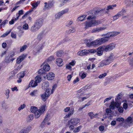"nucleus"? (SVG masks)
Returning <instances> with one entry per match:
<instances>
[{"instance_id": "f257e3e1", "label": "nucleus", "mask_w": 133, "mask_h": 133, "mask_svg": "<svg viewBox=\"0 0 133 133\" xmlns=\"http://www.w3.org/2000/svg\"><path fill=\"white\" fill-rule=\"evenodd\" d=\"M85 89L83 88L79 90L77 92L76 96L79 99H81L82 101L89 97L90 95L89 93L86 94L85 93Z\"/></svg>"}, {"instance_id": "f03ea898", "label": "nucleus", "mask_w": 133, "mask_h": 133, "mask_svg": "<svg viewBox=\"0 0 133 133\" xmlns=\"http://www.w3.org/2000/svg\"><path fill=\"white\" fill-rule=\"evenodd\" d=\"M101 23V21L99 20L93 19L90 21H86L84 23V28L86 30L90 27L97 26Z\"/></svg>"}, {"instance_id": "7ed1b4c3", "label": "nucleus", "mask_w": 133, "mask_h": 133, "mask_svg": "<svg viewBox=\"0 0 133 133\" xmlns=\"http://www.w3.org/2000/svg\"><path fill=\"white\" fill-rule=\"evenodd\" d=\"M80 119L77 118H72L69 120L67 125L69 126L70 129L72 130L74 128V126H76L80 122Z\"/></svg>"}, {"instance_id": "20e7f679", "label": "nucleus", "mask_w": 133, "mask_h": 133, "mask_svg": "<svg viewBox=\"0 0 133 133\" xmlns=\"http://www.w3.org/2000/svg\"><path fill=\"white\" fill-rule=\"evenodd\" d=\"M114 58V56L112 55H110L104 60L101 61L99 63L98 67H102L104 66L109 65L112 62Z\"/></svg>"}, {"instance_id": "39448f33", "label": "nucleus", "mask_w": 133, "mask_h": 133, "mask_svg": "<svg viewBox=\"0 0 133 133\" xmlns=\"http://www.w3.org/2000/svg\"><path fill=\"white\" fill-rule=\"evenodd\" d=\"M46 108V105H44L41 106L39 109H38L34 114L35 117L38 118L41 116V115L43 114Z\"/></svg>"}, {"instance_id": "423d86ee", "label": "nucleus", "mask_w": 133, "mask_h": 133, "mask_svg": "<svg viewBox=\"0 0 133 133\" xmlns=\"http://www.w3.org/2000/svg\"><path fill=\"white\" fill-rule=\"evenodd\" d=\"M103 46L104 49V51L107 52L113 50L115 47L116 44L114 43H111L106 46Z\"/></svg>"}, {"instance_id": "0eeeda50", "label": "nucleus", "mask_w": 133, "mask_h": 133, "mask_svg": "<svg viewBox=\"0 0 133 133\" xmlns=\"http://www.w3.org/2000/svg\"><path fill=\"white\" fill-rule=\"evenodd\" d=\"M107 25H104L103 26L97 27L93 29L91 31V32L92 33L99 32L100 31L104 30L107 29Z\"/></svg>"}, {"instance_id": "6e6552de", "label": "nucleus", "mask_w": 133, "mask_h": 133, "mask_svg": "<svg viewBox=\"0 0 133 133\" xmlns=\"http://www.w3.org/2000/svg\"><path fill=\"white\" fill-rule=\"evenodd\" d=\"M133 123V117H129L125 121L124 126L128 127H130Z\"/></svg>"}, {"instance_id": "1a4fd4ad", "label": "nucleus", "mask_w": 133, "mask_h": 133, "mask_svg": "<svg viewBox=\"0 0 133 133\" xmlns=\"http://www.w3.org/2000/svg\"><path fill=\"white\" fill-rule=\"evenodd\" d=\"M125 12V10L123 9L118 12L116 15L113 17L114 20L115 21L118 19L119 17L124 15V13Z\"/></svg>"}, {"instance_id": "9d476101", "label": "nucleus", "mask_w": 133, "mask_h": 133, "mask_svg": "<svg viewBox=\"0 0 133 133\" xmlns=\"http://www.w3.org/2000/svg\"><path fill=\"white\" fill-rule=\"evenodd\" d=\"M106 34H103L102 35V36L104 37H105L99 38L101 44L104 43L105 42H107L110 39L108 36H106Z\"/></svg>"}, {"instance_id": "9b49d317", "label": "nucleus", "mask_w": 133, "mask_h": 133, "mask_svg": "<svg viewBox=\"0 0 133 133\" xmlns=\"http://www.w3.org/2000/svg\"><path fill=\"white\" fill-rule=\"evenodd\" d=\"M121 104L120 103L118 102H112L110 105L109 108L111 109L114 110L115 107L117 108Z\"/></svg>"}, {"instance_id": "f8f14e48", "label": "nucleus", "mask_w": 133, "mask_h": 133, "mask_svg": "<svg viewBox=\"0 0 133 133\" xmlns=\"http://www.w3.org/2000/svg\"><path fill=\"white\" fill-rule=\"evenodd\" d=\"M34 24L39 29L43 24V20L42 18H38Z\"/></svg>"}, {"instance_id": "ddd939ff", "label": "nucleus", "mask_w": 133, "mask_h": 133, "mask_svg": "<svg viewBox=\"0 0 133 133\" xmlns=\"http://www.w3.org/2000/svg\"><path fill=\"white\" fill-rule=\"evenodd\" d=\"M120 32L117 31H113L109 32L106 34L105 35L108 36L109 38L110 37H112L116 36L120 34Z\"/></svg>"}, {"instance_id": "4468645a", "label": "nucleus", "mask_w": 133, "mask_h": 133, "mask_svg": "<svg viewBox=\"0 0 133 133\" xmlns=\"http://www.w3.org/2000/svg\"><path fill=\"white\" fill-rule=\"evenodd\" d=\"M97 55L99 56H101L103 53V51H104V49L103 46H99L97 48Z\"/></svg>"}, {"instance_id": "2eb2a0df", "label": "nucleus", "mask_w": 133, "mask_h": 133, "mask_svg": "<svg viewBox=\"0 0 133 133\" xmlns=\"http://www.w3.org/2000/svg\"><path fill=\"white\" fill-rule=\"evenodd\" d=\"M26 55L24 54H22L18 57L16 60V63L17 64L20 63L25 58Z\"/></svg>"}, {"instance_id": "dca6fc26", "label": "nucleus", "mask_w": 133, "mask_h": 133, "mask_svg": "<svg viewBox=\"0 0 133 133\" xmlns=\"http://www.w3.org/2000/svg\"><path fill=\"white\" fill-rule=\"evenodd\" d=\"M46 77L48 79L51 80L54 78L55 74L53 73L50 72L46 75Z\"/></svg>"}, {"instance_id": "f3484780", "label": "nucleus", "mask_w": 133, "mask_h": 133, "mask_svg": "<svg viewBox=\"0 0 133 133\" xmlns=\"http://www.w3.org/2000/svg\"><path fill=\"white\" fill-rule=\"evenodd\" d=\"M15 58H12L9 56H6L5 59V62L6 63H9L11 62H12Z\"/></svg>"}, {"instance_id": "a211bd4d", "label": "nucleus", "mask_w": 133, "mask_h": 133, "mask_svg": "<svg viewBox=\"0 0 133 133\" xmlns=\"http://www.w3.org/2000/svg\"><path fill=\"white\" fill-rule=\"evenodd\" d=\"M56 63L58 66H61L63 65L62 59L61 58L56 59Z\"/></svg>"}, {"instance_id": "6ab92c4d", "label": "nucleus", "mask_w": 133, "mask_h": 133, "mask_svg": "<svg viewBox=\"0 0 133 133\" xmlns=\"http://www.w3.org/2000/svg\"><path fill=\"white\" fill-rule=\"evenodd\" d=\"M42 89H47L49 86V83L48 82L45 81L43 82L42 84Z\"/></svg>"}, {"instance_id": "aec40b11", "label": "nucleus", "mask_w": 133, "mask_h": 133, "mask_svg": "<svg viewBox=\"0 0 133 133\" xmlns=\"http://www.w3.org/2000/svg\"><path fill=\"white\" fill-rule=\"evenodd\" d=\"M125 3L128 6L130 7L133 6V0H125Z\"/></svg>"}, {"instance_id": "412c9836", "label": "nucleus", "mask_w": 133, "mask_h": 133, "mask_svg": "<svg viewBox=\"0 0 133 133\" xmlns=\"http://www.w3.org/2000/svg\"><path fill=\"white\" fill-rule=\"evenodd\" d=\"M88 115L90 117L91 119H92L95 118L97 117L98 114H94L93 112H90L88 113Z\"/></svg>"}, {"instance_id": "4be33fe9", "label": "nucleus", "mask_w": 133, "mask_h": 133, "mask_svg": "<svg viewBox=\"0 0 133 133\" xmlns=\"http://www.w3.org/2000/svg\"><path fill=\"white\" fill-rule=\"evenodd\" d=\"M34 118V115L33 114H30L27 117L26 121L27 122H30L33 120Z\"/></svg>"}, {"instance_id": "5701e85b", "label": "nucleus", "mask_w": 133, "mask_h": 133, "mask_svg": "<svg viewBox=\"0 0 133 133\" xmlns=\"http://www.w3.org/2000/svg\"><path fill=\"white\" fill-rule=\"evenodd\" d=\"M39 29L36 25L35 24L32 26L31 28V31L33 32H35L37 31Z\"/></svg>"}, {"instance_id": "b1692460", "label": "nucleus", "mask_w": 133, "mask_h": 133, "mask_svg": "<svg viewBox=\"0 0 133 133\" xmlns=\"http://www.w3.org/2000/svg\"><path fill=\"white\" fill-rule=\"evenodd\" d=\"M40 1H38L37 2L32 3L31 4L33 8V9H35L39 4Z\"/></svg>"}, {"instance_id": "393cba45", "label": "nucleus", "mask_w": 133, "mask_h": 133, "mask_svg": "<svg viewBox=\"0 0 133 133\" xmlns=\"http://www.w3.org/2000/svg\"><path fill=\"white\" fill-rule=\"evenodd\" d=\"M55 59L54 56H50L45 60L44 63H49Z\"/></svg>"}, {"instance_id": "a878e982", "label": "nucleus", "mask_w": 133, "mask_h": 133, "mask_svg": "<svg viewBox=\"0 0 133 133\" xmlns=\"http://www.w3.org/2000/svg\"><path fill=\"white\" fill-rule=\"evenodd\" d=\"M43 68L45 71H48L50 69V67L49 64L46 63L43 66Z\"/></svg>"}, {"instance_id": "bb28decb", "label": "nucleus", "mask_w": 133, "mask_h": 133, "mask_svg": "<svg viewBox=\"0 0 133 133\" xmlns=\"http://www.w3.org/2000/svg\"><path fill=\"white\" fill-rule=\"evenodd\" d=\"M31 127L29 125L24 128L23 129L25 133H28L30 132L31 129Z\"/></svg>"}, {"instance_id": "cd10ccee", "label": "nucleus", "mask_w": 133, "mask_h": 133, "mask_svg": "<svg viewBox=\"0 0 133 133\" xmlns=\"http://www.w3.org/2000/svg\"><path fill=\"white\" fill-rule=\"evenodd\" d=\"M50 90L51 89H50V88H48L46 90L44 94L46 95L47 96L49 97L50 96L51 94L53 93L51 91H50Z\"/></svg>"}, {"instance_id": "c85d7f7f", "label": "nucleus", "mask_w": 133, "mask_h": 133, "mask_svg": "<svg viewBox=\"0 0 133 133\" xmlns=\"http://www.w3.org/2000/svg\"><path fill=\"white\" fill-rule=\"evenodd\" d=\"M29 87H34L37 85V83H36L33 80H31L29 85Z\"/></svg>"}, {"instance_id": "c756f323", "label": "nucleus", "mask_w": 133, "mask_h": 133, "mask_svg": "<svg viewBox=\"0 0 133 133\" xmlns=\"http://www.w3.org/2000/svg\"><path fill=\"white\" fill-rule=\"evenodd\" d=\"M116 6V4L112 5H108L106 9L107 11H109L110 10H112Z\"/></svg>"}, {"instance_id": "7c9ffc66", "label": "nucleus", "mask_w": 133, "mask_h": 133, "mask_svg": "<svg viewBox=\"0 0 133 133\" xmlns=\"http://www.w3.org/2000/svg\"><path fill=\"white\" fill-rule=\"evenodd\" d=\"M76 31L75 28L73 27L71 28L69 30L66 31L67 33L68 34H70L71 33H73Z\"/></svg>"}, {"instance_id": "2f4dec72", "label": "nucleus", "mask_w": 133, "mask_h": 133, "mask_svg": "<svg viewBox=\"0 0 133 133\" xmlns=\"http://www.w3.org/2000/svg\"><path fill=\"white\" fill-rule=\"evenodd\" d=\"M38 110L37 108L34 106H32L30 108V111L32 113L35 114Z\"/></svg>"}, {"instance_id": "473e14b6", "label": "nucleus", "mask_w": 133, "mask_h": 133, "mask_svg": "<svg viewBox=\"0 0 133 133\" xmlns=\"http://www.w3.org/2000/svg\"><path fill=\"white\" fill-rule=\"evenodd\" d=\"M37 90H34L30 93V95L32 97H34L37 96Z\"/></svg>"}, {"instance_id": "72a5a7b5", "label": "nucleus", "mask_w": 133, "mask_h": 133, "mask_svg": "<svg viewBox=\"0 0 133 133\" xmlns=\"http://www.w3.org/2000/svg\"><path fill=\"white\" fill-rule=\"evenodd\" d=\"M41 80V77L39 76H37L35 78V81L36 83H37H37L40 82Z\"/></svg>"}, {"instance_id": "f704fd0d", "label": "nucleus", "mask_w": 133, "mask_h": 133, "mask_svg": "<svg viewBox=\"0 0 133 133\" xmlns=\"http://www.w3.org/2000/svg\"><path fill=\"white\" fill-rule=\"evenodd\" d=\"M41 96L42 100L44 102L46 101L47 98V97H48L44 93L41 94Z\"/></svg>"}, {"instance_id": "c9c22d12", "label": "nucleus", "mask_w": 133, "mask_h": 133, "mask_svg": "<svg viewBox=\"0 0 133 133\" xmlns=\"http://www.w3.org/2000/svg\"><path fill=\"white\" fill-rule=\"evenodd\" d=\"M82 127L81 125H80L76 128L75 129L74 128L73 131L74 132V133H76L79 132Z\"/></svg>"}, {"instance_id": "e433bc0d", "label": "nucleus", "mask_w": 133, "mask_h": 133, "mask_svg": "<svg viewBox=\"0 0 133 133\" xmlns=\"http://www.w3.org/2000/svg\"><path fill=\"white\" fill-rule=\"evenodd\" d=\"M64 54V52L63 50H59L57 52V56L58 57H60L62 56Z\"/></svg>"}, {"instance_id": "4c0bfd02", "label": "nucleus", "mask_w": 133, "mask_h": 133, "mask_svg": "<svg viewBox=\"0 0 133 133\" xmlns=\"http://www.w3.org/2000/svg\"><path fill=\"white\" fill-rule=\"evenodd\" d=\"M25 75V72L24 71H22L20 73L17 75V76L20 78H23Z\"/></svg>"}, {"instance_id": "58836bf2", "label": "nucleus", "mask_w": 133, "mask_h": 133, "mask_svg": "<svg viewBox=\"0 0 133 133\" xmlns=\"http://www.w3.org/2000/svg\"><path fill=\"white\" fill-rule=\"evenodd\" d=\"M62 15L61 12H59L55 14V18L56 19H59Z\"/></svg>"}, {"instance_id": "ea45409f", "label": "nucleus", "mask_w": 133, "mask_h": 133, "mask_svg": "<svg viewBox=\"0 0 133 133\" xmlns=\"http://www.w3.org/2000/svg\"><path fill=\"white\" fill-rule=\"evenodd\" d=\"M84 43H85L86 45L88 47L91 46V42L90 41L87 39H85L84 40Z\"/></svg>"}, {"instance_id": "a19ab883", "label": "nucleus", "mask_w": 133, "mask_h": 133, "mask_svg": "<svg viewBox=\"0 0 133 133\" xmlns=\"http://www.w3.org/2000/svg\"><path fill=\"white\" fill-rule=\"evenodd\" d=\"M96 18L95 16L92 14L88 16L87 19L88 20H90L91 19H95Z\"/></svg>"}, {"instance_id": "79ce46f5", "label": "nucleus", "mask_w": 133, "mask_h": 133, "mask_svg": "<svg viewBox=\"0 0 133 133\" xmlns=\"http://www.w3.org/2000/svg\"><path fill=\"white\" fill-rule=\"evenodd\" d=\"M117 108H118V111L119 113H122L123 112L124 109L122 107L119 106L118 107H117Z\"/></svg>"}, {"instance_id": "37998d69", "label": "nucleus", "mask_w": 133, "mask_h": 133, "mask_svg": "<svg viewBox=\"0 0 133 133\" xmlns=\"http://www.w3.org/2000/svg\"><path fill=\"white\" fill-rule=\"evenodd\" d=\"M19 17V16H18L16 18H15V19L13 18L12 19L11 21H10L9 22V23L10 24H13L14 23L15 21L17 20Z\"/></svg>"}, {"instance_id": "c03bdc74", "label": "nucleus", "mask_w": 133, "mask_h": 133, "mask_svg": "<svg viewBox=\"0 0 133 133\" xmlns=\"http://www.w3.org/2000/svg\"><path fill=\"white\" fill-rule=\"evenodd\" d=\"M87 74H85L83 72H81L79 73V75L81 76L82 79H83L86 77Z\"/></svg>"}, {"instance_id": "a18cd8bd", "label": "nucleus", "mask_w": 133, "mask_h": 133, "mask_svg": "<svg viewBox=\"0 0 133 133\" xmlns=\"http://www.w3.org/2000/svg\"><path fill=\"white\" fill-rule=\"evenodd\" d=\"M86 17V15H83L82 16H81L78 17V19L79 20L83 21L85 19V18Z\"/></svg>"}, {"instance_id": "49530a36", "label": "nucleus", "mask_w": 133, "mask_h": 133, "mask_svg": "<svg viewBox=\"0 0 133 133\" xmlns=\"http://www.w3.org/2000/svg\"><path fill=\"white\" fill-rule=\"evenodd\" d=\"M22 65H19V66H18L17 67V68L14 70V72L15 73L17 72L21 69V68L22 67Z\"/></svg>"}, {"instance_id": "de8ad7c7", "label": "nucleus", "mask_w": 133, "mask_h": 133, "mask_svg": "<svg viewBox=\"0 0 133 133\" xmlns=\"http://www.w3.org/2000/svg\"><path fill=\"white\" fill-rule=\"evenodd\" d=\"M107 75L106 73H104L98 76V78L99 79H102L105 77Z\"/></svg>"}, {"instance_id": "09e8293b", "label": "nucleus", "mask_w": 133, "mask_h": 133, "mask_svg": "<svg viewBox=\"0 0 133 133\" xmlns=\"http://www.w3.org/2000/svg\"><path fill=\"white\" fill-rule=\"evenodd\" d=\"M94 41L95 42V44H96V46L97 45H101L99 38L98 39H97Z\"/></svg>"}, {"instance_id": "8fccbe9b", "label": "nucleus", "mask_w": 133, "mask_h": 133, "mask_svg": "<svg viewBox=\"0 0 133 133\" xmlns=\"http://www.w3.org/2000/svg\"><path fill=\"white\" fill-rule=\"evenodd\" d=\"M27 47V46L26 45H25L21 47L20 48V51L21 52L23 51Z\"/></svg>"}, {"instance_id": "3c124183", "label": "nucleus", "mask_w": 133, "mask_h": 133, "mask_svg": "<svg viewBox=\"0 0 133 133\" xmlns=\"http://www.w3.org/2000/svg\"><path fill=\"white\" fill-rule=\"evenodd\" d=\"M10 93V90L9 89H7L5 91V94L6 97V98L8 99L9 97V94Z\"/></svg>"}, {"instance_id": "603ef678", "label": "nucleus", "mask_w": 133, "mask_h": 133, "mask_svg": "<svg viewBox=\"0 0 133 133\" xmlns=\"http://www.w3.org/2000/svg\"><path fill=\"white\" fill-rule=\"evenodd\" d=\"M69 11L68 9H66L60 11L62 15L63 14H66Z\"/></svg>"}, {"instance_id": "864d4df0", "label": "nucleus", "mask_w": 133, "mask_h": 133, "mask_svg": "<svg viewBox=\"0 0 133 133\" xmlns=\"http://www.w3.org/2000/svg\"><path fill=\"white\" fill-rule=\"evenodd\" d=\"M70 110L68 114L71 116L74 114V108H72Z\"/></svg>"}, {"instance_id": "5fc2aeb1", "label": "nucleus", "mask_w": 133, "mask_h": 133, "mask_svg": "<svg viewBox=\"0 0 133 133\" xmlns=\"http://www.w3.org/2000/svg\"><path fill=\"white\" fill-rule=\"evenodd\" d=\"M89 50H88L84 49L82 50L83 55H87L89 54Z\"/></svg>"}, {"instance_id": "6e6d98bb", "label": "nucleus", "mask_w": 133, "mask_h": 133, "mask_svg": "<svg viewBox=\"0 0 133 133\" xmlns=\"http://www.w3.org/2000/svg\"><path fill=\"white\" fill-rule=\"evenodd\" d=\"M25 107V104L21 105L18 109V110L20 111L21 110L23 109Z\"/></svg>"}, {"instance_id": "4d7b16f0", "label": "nucleus", "mask_w": 133, "mask_h": 133, "mask_svg": "<svg viewBox=\"0 0 133 133\" xmlns=\"http://www.w3.org/2000/svg\"><path fill=\"white\" fill-rule=\"evenodd\" d=\"M116 120L119 122H123L124 121V119L122 117H119L116 118Z\"/></svg>"}, {"instance_id": "13d9d810", "label": "nucleus", "mask_w": 133, "mask_h": 133, "mask_svg": "<svg viewBox=\"0 0 133 133\" xmlns=\"http://www.w3.org/2000/svg\"><path fill=\"white\" fill-rule=\"evenodd\" d=\"M15 56V52L13 51L10 52L8 55V56L10 57L13 58V57Z\"/></svg>"}, {"instance_id": "bf43d9fd", "label": "nucleus", "mask_w": 133, "mask_h": 133, "mask_svg": "<svg viewBox=\"0 0 133 133\" xmlns=\"http://www.w3.org/2000/svg\"><path fill=\"white\" fill-rule=\"evenodd\" d=\"M45 70L43 69V68H42L39 69L38 71V72L40 74H44L45 73Z\"/></svg>"}, {"instance_id": "052dcab7", "label": "nucleus", "mask_w": 133, "mask_h": 133, "mask_svg": "<svg viewBox=\"0 0 133 133\" xmlns=\"http://www.w3.org/2000/svg\"><path fill=\"white\" fill-rule=\"evenodd\" d=\"M89 50V53H94L96 52V50L94 49H90L88 50Z\"/></svg>"}, {"instance_id": "680f3d73", "label": "nucleus", "mask_w": 133, "mask_h": 133, "mask_svg": "<svg viewBox=\"0 0 133 133\" xmlns=\"http://www.w3.org/2000/svg\"><path fill=\"white\" fill-rule=\"evenodd\" d=\"M23 28L25 30H27L29 28L28 25L27 24H25L23 26Z\"/></svg>"}, {"instance_id": "e2e57ef3", "label": "nucleus", "mask_w": 133, "mask_h": 133, "mask_svg": "<svg viewBox=\"0 0 133 133\" xmlns=\"http://www.w3.org/2000/svg\"><path fill=\"white\" fill-rule=\"evenodd\" d=\"M50 116V115L49 114H47L45 117V118L44 119L43 122H45L46 120H48Z\"/></svg>"}, {"instance_id": "0e129e2a", "label": "nucleus", "mask_w": 133, "mask_h": 133, "mask_svg": "<svg viewBox=\"0 0 133 133\" xmlns=\"http://www.w3.org/2000/svg\"><path fill=\"white\" fill-rule=\"evenodd\" d=\"M99 129L100 131H103L104 129V127L103 125L100 126L99 127Z\"/></svg>"}, {"instance_id": "69168bd1", "label": "nucleus", "mask_w": 133, "mask_h": 133, "mask_svg": "<svg viewBox=\"0 0 133 133\" xmlns=\"http://www.w3.org/2000/svg\"><path fill=\"white\" fill-rule=\"evenodd\" d=\"M91 88V85H87L85 86L84 88V89H85V91H86V90L87 89H90Z\"/></svg>"}, {"instance_id": "338daca9", "label": "nucleus", "mask_w": 133, "mask_h": 133, "mask_svg": "<svg viewBox=\"0 0 133 133\" xmlns=\"http://www.w3.org/2000/svg\"><path fill=\"white\" fill-rule=\"evenodd\" d=\"M123 106V108H124L125 109H127L128 107V104L127 103H124Z\"/></svg>"}, {"instance_id": "774afa93", "label": "nucleus", "mask_w": 133, "mask_h": 133, "mask_svg": "<svg viewBox=\"0 0 133 133\" xmlns=\"http://www.w3.org/2000/svg\"><path fill=\"white\" fill-rule=\"evenodd\" d=\"M130 64L133 66V58L130 59L129 61Z\"/></svg>"}]
</instances>
